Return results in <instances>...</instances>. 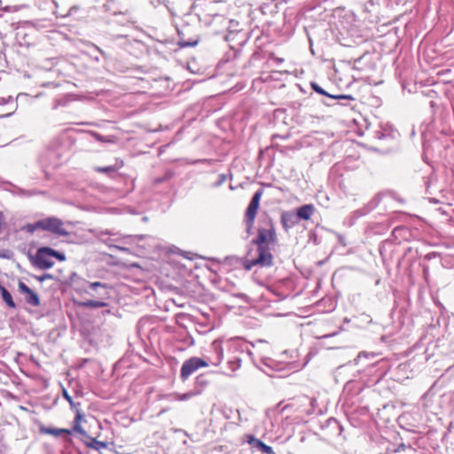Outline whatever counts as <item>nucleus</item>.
<instances>
[{
    "label": "nucleus",
    "instance_id": "obj_19",
    "mask_svg": "<svg viewBox=\"0 0 454 454\" xmlns=\"http://www.w3.org/2000/svg\"><path fill=\"white\" fill-rule=\"evenodd\" d=\"M198 43V40L192 41V42H181L180 45L182 47H188V46H195Z\"/></svg>",
    "mask_w": 454,
    "mask_h": 454
},
{
    "label": "nucleus",
    "instance_id": "obj_21",
    "mask_svg": "<svg viewBox=\"0 0 454 454\" xmlns=\"http://www.w3.org/2000/svg\"><path fill=\"white\" fill-rule=\"evenodd\" d=\"M271 59L277 64H280V63L284 62V59H282V58L272 56Z\"/></svg>",
    "mask_w": 454,
    "mask_h": 454
},
{
    "label": "nucleus",
    "instance_id": "obj_3",
    "mask_svg": "<svg viewBox=\"0 0 454 454\" xmlns=\"http://www.w3.org/2000/svg\"><path fill=\"white\" fill-rule=\"evenodd\" d=\"M55 260L63 262L66 256L51 247H42L35 254V265L41 270H48L54 265Z\"/></svg>",
    "mask_w": 454,
    "mask_h": 454
},
{
    "label": "nucleus",
    "instance_id": "obj_23",
    "mask_svg": "<svg viewBox=\"0 0 454 454\" xmlns=\"http://www.w3.org/2000/svg\"><path fill=\"white\" fill-rule=\"evenodd\" d=\"M363 356L367 357V355H366L365 353H360V354L357 356L356 360H360Z\"/></svg>",
    "mask_w": 454,
    "mask_h": 454
},
{
    "label": "nucleus",
    "instance_id": "obj_24",
    "mask_svg": "<svg viewBox=\"0 0 454 454\" xmlns=\"http://www.w3.org/2000/svg\"><path fill=\"white\" fill-rule=\"evenodd\" d=\"M64 397H65V398L69 397V396H68V395H67V392L66 390H64Z\"/></svg>",
    "mask_w": 454,
    "mask_h": 454
},
{
    "label": "nucleus",
    "instance_id": "obj_15",
    "mask_svg": "<svg viewBox=\"0 0 454 454\" xmlns=\"http://www.w3.org/2000/svg\"><path fill=\"white\" fill-rule=\"evenodd\" d=\"M0 293L3 300L8 305V307L14 309L16 307L15 302L12 300V297L9 291L3 286L0 285Z\"/></svg>",
    "mask_w": 454,
    "mask_h": 454
},
{
    "label": "nucleus",
    "instance_id": "obj_4",
    "mask_svg": "<svg viewBox=\"0 0 454 454\" xmlns=\"http://www.w3.org/2000/svg\"><path fill=\"white\" fill-rule=\"evenodd\" d=\"M35 227L50 231L55 235L67 237L69 232L64 228V223L57 217H48L35 222Z\"/></svg>",
    "mask_w": 454,
    "mask_h": 454
},
{
    "label": "nucleus",
    "instance_id": "obj_10",
    "mask_svg": "<svg viewBox=\"0 0 454 454\" xmlns=\"http://www.w3.org/2000/svg\"><path fill=\"white\" fill-rule=\"evenodd\" d=\"M153 88L155 95L164 96L172 90L171 82L168 78H159L154 81Z\"/></svg>",
    "mask_w": 454,
    "mask_h": 454
},
{
    "label": "nucleus",
    "instance_id": "obj_11",
    "mask_svg": "<svg viewBox=\"0 0 454 454\" xmlns=\"http://www.w3.org/2000/svg\"><path fill=\"white\" fill-rule=\"evenodd\" d=\"M247 437H248L247 442L249 443V445L251 446V448L254 450H257V451H260V452L265 453V454H275L272 447L265 444L261 440L255 438L253 435H248Z\"/></svg>",
    "mask_w": 454,
    "mask_h": 454
},
{
    "label": "nucleus",
    "instance_id": "obj_2",
    "mask_svg": "<svg viewBox=\"0 0 454 454\" xmlns=\"http://www.w3.org/2000/svg\"><path fill=\"white\" fill-rule=\"evenodd\" d=\"M220 3L212 0H195L192 8L200 21L209 25L213 18H221L218 14V4Z\"/></svg>",
    "mask_w": 454,
    "mask_h": 454
},
{
    "label": "nucleus",
    "instance_id": "obj_16",
    "mask_svg": "<svg viewBox=\"0 0 454 454\" xmlns=\"http://www.w3.org/2000/svg\"><path fill=\"white\" fill-rule=\"evenodd\" d=\"M78 306L82 308H103L107 304L104 301H94V300H87L84 301L77 302Z\"/></svg>",
    "mask_w": 454,
    "mask_h": 454
},
{
    "label": "nucleus",
    "instance_id": "obj_17",
    "mask_svg": "<svg viewBox=\"0 0 454 454\" xmlns=\"http://www.w3.org/2000/svg\"><path fill=\"white\" fill-rule=\"evenodd\" d=\"M90 442H86V444L95 450H101L106 447V443L104 442H100L96 440L95 438H92L89 435V437H86Z\"/></svg>",
    "mask_w": 454,
    "mask_h": 454
},
{
    "label": "nucleus",
    "instance_id": "obj_14",
    "mask_svg": "<svg viewBox=\"0 0 454 454\" xmlns=\"http://www.w3.org/2000/svg\"><path fill=\"white\" fill-rule=\"evenodd\" d=\"M40 432L42 434H51V435H54V436H59L62 433H66L67 434H72V431L69 430V429H64V428H48V427H42L40 428Z\"/></svg>",
    "mask_w": 454,
    "mask_h": 454
},
{
    "label": "nucleus",
    "instance_id": "obj_9",
    "mask_svg": "<svg viewBox=\"0 0 454 454\" xmlns=\"http://www.w3.org/2000/svg\"><path fill=\"white\" fill-rule=\"evenodd\" d=\"M19 290L25 295L26 301L32 306L40 305V298L31 288H29L24 282L20 281L18 284Z\"/></svg>",
    "mask_w": 454,
    "mask_h": 454
},
{
    "label": "nucleus",
    "instance_id": "obj_8",
    "mask_svg": "<svg viewBox=\"0 0 454 454\" xmlns=\"http://www.w3.org/2000/svg\"><path fill=\"white\" fill-rule=\"evenodd\" d=\"M70 402L72 409L75 411V419H74V425L73 427L72 432L78 433L84 437H89L88 433L83 429L82 427V423L84 421V414L82 412V411L78 408L79 404H76L74 402V399H68Z\"/></svg>",
    "mask_w": 454,
    "mask_h": 454
},
{
    "label": "nucleus",
    "instance_id": "obj_22",
    "mask_svg": "<svg viewBox=\"0 0 454 454\" xmlns=\"http://www.w3.org/2000/svg\"><path fill=\"white\" fill-rule=\"evenodd\" d=\"M40 229V227H35V223L34 224L27 225V230L29 231H35V230Z\"/></svg>",
    "mask_w": 454,
    "mask_h": 454
},
{
    "label": "nucleus",
    "instance_id": "obj_1",
    "mask_svg": "<svg viewBox=\"0 0 454 454\" xmlns=\"http://www.w3.org/2000/svg\"><path fill=\"white\" fill-rule=\"evenodd\" d=\"M277 241V236L272 225L269 229L260 228L258 236L253 240V243L258 247V257L255 259H245L243 266L247 270H252L254 266L269 267L272 264L273 256L269 251V246L274 245Z\"/></svg>",
    "mask_w": 454,
    "mask_h": 454
},
{
    "label": "nucleus",
    "instance_id": "obj_6",
    "mask_svg": "<svg viewBox=\"0 0 454 454\" xmlns=\"http://www.w3.org/2000/svg\"><path fill=\"white\" fill-rule=\"evenodd\" d=\"M207 366L208 363L207 361L196 356L191 357L184 361L181 367V378L186 380L198 369Z\"/></svg>",
    "mask_w": 454,
    "mask_h": 454
},
{
    "label": "nucleus",
    "instance_id": "obj_13",
    "mask_svg": "<svg viewBox=\"0 0 454 454\" xmlns=\"http://www.w3.org/2000/svg\"><path fill=\"white\" fill-rule=\"evenodd\" d=\"M311 87L318 94L325 95V96H327V97H330L333 98H346V99H350V100L353 99V97L351 95H337V96L330 95L316 82H312Z\"/></svg>",
    "mask_w": 454,
    "mask_h": 454
},
{
    "label": "nucleus",
    "instance_id": "obj_18",
    "mask_svg": "<svg viewBox=\"0 0 454 454\" xmlns=\"http://www.w3.org/2000/svg\"><path fill=\"white\" fill-rule=\"evenodd\" d=\"M96 170L98 172H102V173H110V172H114L115 170V168L112 166H109V167H98L96 168Z\"/></svg>",
    "mask_w": 454,
    "mask_h": 454
},
{
    "label": "nucleus",
    "instance_id": "obj_5",
    "mask_svg": "<svg viewBox=\"0 0 454 454\" xmlns=\"http://www.w3.org/2000/svg\"><path fill=\"white\" fill-rule=\"evenodd\" d=\"M262 190H259L257 191L247 208V211H246V223H247V232L250 233L251 232V230L254 226V219L256 217V215H257V211H258V208H259V206H260V200H261V198H262Z\"/></svg>",
    "mask_w": 454,
    "mask_h": 454
},
{
    "label": "nucleus",
    "instance_id": "obj_12",
    "mask_svg": "<svg viewBox=\"0 0 454 454\" xmlns=\"http://www.w3.org/2000/svg\"><path fill=\"white\" fill-rule=\"evenodd\" d=\"M314 206L311 204L303 205L297 210V215L300 219L309 220L314 213Z\"/></svg>",
    "mask_w": 454,
    "mask_h": 454
},
{
    "label": "nucleus",
    "instance_id": "obj_7",
    "mask_svg": "<svg viewBox=\"0 0 454 454\" xmlns=\"http://www.w3.org/2000/svg\"><path fill=\"white\" fill-rule=\"evenodd\" d=\"M70 402L72 409L75 411V419H74V425L73 427L72 432L78 433L84 437H89L88 433L83 429L82 427V423L84 421V414L82 412V411L78 408L79 404H76L74 402V399H68Z\"/></svg>",
    "mask_w": 454,
    "mask_h": 454
},
{
    "label": "nucleus",
    "instance_id": "obj_20",
    "mask_svg": "<svg viewBox=\"0 0 454 454\" xmlns=\"http://www.w3.org/2000/svg\"><path fill=\"white\" fill-rule=\"evenodd\" d=\"M104 285L101 282H91L90 283V286L93 289H96L98 286H103Z\"/></svg>",
    "mask_w": 454,
    "mask_h": 454
}]
</instances>
